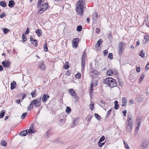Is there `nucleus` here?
Wrapping results in <instances>:
<instances>
[{"label": "nucleus", "mask_w": 149, "mask_h": 149, "mask_svg": "<svg viewBox=\"0 0 149 149\" xmlns=\"http://www.w3.org/2000/svg\"><path fill=\"white\" fill-rule=\"evenodd\" d=\"M0 5L3 7H5L7 5L6 3L3 1H1L0 2Z\"/></svg>", "instance_id": "nucleus-30"}, {"label": "nucleus", "mask_w": 149, "mask_h": 149, "mask_svg": "<svg viewBox=\"0 0 149 149\" xmlns=\"http://www.w3.org/2000/svg\"><path fill=\"white\" fill-rule=\"evenodd\" d=\"M16 86V82L15 81H13L11 84L10 88L11 90L14 89Z\"/></svg>", "instance_id": "nucleus-16"}, {"label": "nucleus", "mask_w": 149, "mask_h": 149, "mask_svg": "<svg viewBox=\"0 0 149 149\" xmlns=\"http://www.w3.org/2000/svg\"><path fill=\"white\" fill-rule=\"evenodd\" d=\"M97 14L96 12H95L93 15V20L95 21L96 20L97 18Z\"/></svg>", "instance_id": "nucleus-19"}, {"label": "nucleus", "mask_w": 149, "mask_h": 149, "mask_svg": "<svg viewBox=\"0 0 149 149\" xmlns=\"http://www.w3.org/2000/svg\"><path fill=\"white\" fill-rule=\"evenodd\" d=\"M48 4H47V3H43V5L42 6H41L40 5V7L39 8H46V10H47V7H48Z\"/></svg>", "instance_id": "nucleus-22"}, {"label": "nucleus", "mask_w": 149, "mask_h": 149, "mask_svg": "<svg viewBox=\"0 0 149 149\" xmlns=\"http://www.w3.org/2000/svg\"><path fill=\"white\" fill-rule=\"evenodd\" d=\"M5 111L4 110H2L0 112V118H2L4 116L5 113Z\"/></svg>", "instance_id": "nucleus-28"}, {"label": "nucleus", "mask_w": 149, "mask_h": 149, "mask_svg": "<svg viewBox=\"0 0 149 149\" xmlns=\"http://www.w3.org/2000/svg\"><path fill=\"white\" fill-rule=\"evenodd\" d=\"M1 146L6 147L7 146V143L5 140H2L1 141Z\"/></svg>", "instance_id": "nucleus-29"}, {"label": "nucleus", "mask_w": 149, "mask_h": 149, "mask_svg": "<svg viewBox=\"0 0 149 149\" xmlns=\"http://www.w3.org/2000/svg\"><path fill=\"white\" fill-rule=\"evenodd\" d=\"M98 145L99 146V147H102L104 145V142L102 143H99V142H98Z\"/></svg>", "instance_id": "nucleus-50"}, {"label": "nucleus", "mask_w": 149, "mask_h": 149, "mask_svg": "<svg viewBox=\"0 0 149 149\" xmlns=\"http://www.w3.org/2000/svg\"><path fill=\"white\" fill-rule=\"evenodd\" d=\"M108 50H105L104 52V56H106L108 54Z\"/></svg>", "instance_id": "nucleus-59"}, {"label": "nucleus", "mask_w": 149, "mask_h": 149, "mask_svg": "<svg viewBox=\"0 0 149 149\" xmlns=\"http://www.w3.org/2000/svg\"><path fill=\"white\" fill-rule=\"evenodd\" d=\"M140 125H137V126L136 127V129L135 130V132H137L139 128Z\"/></svg>", "instance_id": "nucleus-46"}, {"label": "nucleus", "mask_w": 149, "mask_h": 149, "mask_svg": "<svg viewBox=\"0 0 149 149\" xmlns=\"http://www.w3.org/2000/svg\"><path fill=\"white\" fill-rule=\"evenodd\" d=\"M144 39L146 40V42H148L149 41V36L146 35L144 37Z\"/></svg>", "instance_id": "nucleus-31"}, {"label": "nucleus", "mask_w": 149, "mask_h": 149, "mask_svg": "<svg viewBox=\"0 0 149 149\" xmlns=\"http://www.w3.org/2000/svg\"><path fill=\"white\" fill-rule=\"evenodd\" d=\"M136 70L137 72H139L140 71V68L139 67H136Z\"/></svg>", "instance_id": "nucleus-62"}, {"label": "nucleus", "mask_w": 149, "mask_h": 149, "mask_svg": "<svg viewBox=\"0 0 149 149\" xmlns=\"http://www.w3.org/2000/svg\"><path fill=\"white\" fill-rule=\"evenodd\" d=\"M144 77V75L143 74L141 75V76L139 78V81H141L142 80V79Z\"/></svg>", "instance_id": "nucleus-58"}, {"label": "nucleus", "mask_w": 149, "mask_h": 149, "mask_svg": "<svg viewBox=\"0 0 149 149\" xmlns=\"http://www.w3.org/2000/svg\"><path fill=\"white\" fill-rule=\"evenodd\" d=\"M33 124H32L31 125L30 129L28 130V133L32 134L35 133L36 131L33 129Z\"/></svg>", "instance_id": "nucleus-13"}, {"label": "nucleus", "mask_w": 149, "mask_h": 149, "mask_svg": "<svg viewBox=\"0 0 149 149\" xmlns=\"http://www.w3.org/2000/svg\"><path fill=\"white\" fill-rule=\"evenodd\" d=\"M71 73V72L70 70H68L66 73V74L67 75H70V74Z\"/></svg>", "instance_id": "nucleus-61"}, {"label": "nucleus", "mask_w": 149, "mask_h": 149, "mask_svg": "<svg viewBox=\"0 0 149 149\" xmlns=\"http://www.w3.org/2000/svg\"><path fill=\"white\" fill-rule=\"evenodd\" d=\"M10 62L8 61H3L2 62V64L4 68H9L10 66Z\"/></svg>", "instance_id": "nucleus-10"}, {"label": "nucleus", "mask_w": 149, "mask_h": 149, "mask_svg": "<svg viewBox=\"0 0 149 149\" xmlns=\"http://www.w3.org/2000/svg\"><path fill=\"white\" fill-rule=\"evenodd\" d=\"M48 48L47 47V44L46 43L45 44L44 46V50L45 52L47 51Z\"/></svg>", "instance_id": "nucleus-44"}, {"label": "nucleus", "mask_w": 149, "mask_h": 149, "mask_svg": "<svg viewBox=\"0 0 149 149\" xmlns=\"http://www.w3.org/2000/svg\"><path fill=\"white\" fill-rule=\"evenodd\" d=\"M79 41V38H78L74 39L72 41V46L75 48H77V45Z\"/></svg>", "instance_id": "nucleus-9"}, {"label": "nucleus", "mask_w": 149, "mask_h": 149, "mask_svg": "<svg viewBox=\"0 0 149 149\" xmlns=\"http://www.w3.org/2000/svg\"><path fill=\"white\" fill-rule=\"evenodd\" d=\"M70 95L73 97H74L76 94H77L74 91V92H71V93H70Z\"/></svg>", "instance_id": "nucleus-54"}, {"label": "nucleus", "mask_w": 149, "mask_h": 149, "mask_svg": "<svg viewBox=\"0 0 149 149\" xmlns=\"http://www.w3.org/2000/svg\"><path fill=\"white\" fill-rule=\"evenodd\" d=\"M41 30L40 29H38L36 31V33L38 36L41 35Z\"/></svg>", "instance_id": "nucleus-27"}, {"label": "nucleus", "mask_w": 149, "mask_h": 149, "mask_svg": "<svg viewBox=\"0 0 149 149\" xmlns=\"http://www.w3.org/2000/svg\"><path fill=\"white\" fill-rule=\"evenodd\" d=\"M27 113H23L22 115L21 116V118L22 119H24L25 117H26V116L27 115Z\"/></svg>", "instance_id": "nucleus-45"}, {"label": "nucleus", "mask_w": 149, "mask_h": 149, "mask_svg": "<svg viewBox=\"0 0 149 149\" xmlns=\"http://www.w3.org/2000/svg\"><path fill=\"white\" fill-rule=\"evenodd\" d=\"M69 67V65H65L63 67L65 69H68Z\"/></svg>", "instance_id": "nucleus-55"}, {"label": "nucleus", "mask_w": 149, "mask_h": 149, "mask_svg": "<svg viewBox=\"0 0 149 149\" xmlns=\"http://www.w3.org/2000/svg\"><path fill=\"white\" fill-rule=\"evenodd\" d=\"M123 143L125 145V147L127 149H130V147L128 144L126 143L125 141H123Z\"/></svg>", "instance_id": "nucleus-34"}, {"label": "nucleus", "mask_w": 149, "mask_h": 149, "mask_svg": "<svg viewBox=\"0 0 149 149\" xmlns=\"http://www.w3.org/2000/svg\"><path fill=\"white\" fill-rule=\"evenodd\" d=\"M92 118V116H91V115H88L86 118V119L88 121L90 122V120H91Z\"/></svg>", "instance_id": "nucleus-35"}, {"label": "nucleus", "mask_w": 149, "mask_h": 149, "mask_svg": "<svg viewBox=\"0 0 149 149\" xmlns=\"http://www.w3.org/2000/svg\"><path fill=\"white\" fill-rule=\"evenodd\" d=\"M49 97V96L47 94H44L42 98V102L43 103L46 102Z\"/></svg>", "instance_id": "nucleus-11"}, {"label": "nucleus", "mask_w": 149, "mask_h": 149, "mask_svg": "<svg viewBox=\"0 0 149 149\" xmlns=\"http://www.w3.org/2000/svg\"><path fill=\"white\" fill-rule=\"evenodd\" d=\"M82 29V27L81 26H78L77 28V30L78 31H81Z\"/></svg>", "instance_id": "nucleus-37"}, {"label": "nucleus", "mask_w": 149, "mask_h": 149, "mask_svg": "<svg viewBox=\"0 0 149 149\" xmlns=\"http://www.w3.org/2000/svg\"><path fill=\"white\" fill-rule=\"evenodd\" d=\"M136 123L137 125H140L141 123V117L140 116H138L136 118Z\"/></svg>", "instance_id": "nucleus-17"}, {"label": "nucleus", "mask_w": 149, "mask_h": 149, "mask_svg": "<svg viewBox=\"0 0 149 149\" xmlns=\"http://www.w3.org/2000/svg\"><path fill=\"white\" fill-rule=\"evenodd\" d=\"M4 14V13H3L1 14L0 15V17L1 18H2L5 15Z\"/></svg>", "instance_id": "nucleus-56"}, {"label": "nucleus", "mask_w": 149, "mask_h": 149, "mask_svg": "<svg viewBox=\"0 0 149 149\" xmlns=\"http://www.w3.org/2000/svg\"><path fill=\"white\" fill-rule=\"evenodd\" d=\"M93 84H92L91 85V88H90V91L91 93H92L93 91Z\"/></svg>", "instance_id": "nucleus-51"}, {"label": "nucleus", "mask_w": 149, "mask_h": 149, "mask_svg": "<svg viewBox=\"0 0 149 149\" xmlns=\"http://www.w3.org/2000/svg\"><path fill=\"white\" fill-rule=\"evenodd\" d=\"M94 104L92 102H91V103L90 104L89 107L91 111H93V107H94Z\"/></svg>", "instance_id": "nucleus-33"}, {"label": "nucleus", "mask_w": 149, "mask_h": 149, "mask_svg": "<svg viewBox=\"0 0 149 149\" xmlns=\"http://www.w3.org/2000/svg\"><path fill=\"white\" fill-rule=\"evenodd\" d=\"M8 6L10 7H13L15 4V2L13 0H11L9 1Z\"/></svg>", "instance_id": "nucleus-15"}, {"label": "nucleus", "mask_w": 149, "mask_h": 149, "mask_svg": "<svg viewBox=\"0 0 149 149\" xmlns=\"http://www.w3.org/2000/svg\"><path fill=\"white\" fill-rule=\"evenodd\" d=\"M85 2L84 0H79L76 5V10L77 14L81 15L83 13Z\"/></svg>", "instance_id": "nucleus-1"}, {"label": "nucleus", "mask_w": 149, "mask_h": 149, "mask_svg": "<svg viewBox=\"0 0 149 149\" xmlns=\"http://www.w3.org/2000/svg\"><path fill=\"white\" fill-rule=\"evenodd\" d=\"M102 42V39L101 38L99 39L96 44V46H98V47H100Z\"/></svg>", "instance_id": "nucleus-18"}, {"label": "nucleus", "mask_w": 149, "mask_h": 149, "mask_svg": "<svg viewBox=\"0 0 149 149\" xmlns=\"http://www.w3.org/2000/svg\"><path fill=\"white\" fill-rule=\"evenodd\" d=\"M66 111L67 113H69L71 112V109L69 107H67Z\"/></svg>", "instance_id": "nucleus-39"}, {"label": "nucleus", "mask_w": 149, "mask_h": 149, "mask_svg": "<svg viewBox=\"0 0 149 149\" xmlns=\"http://www.w3.org/2000/svg\"><path fill=\"white\" fill-rule=\"evenodd\" d=\"M81 64H82L81 70H84V67L85 66V60H82Z\"/></svg>", "instance_id": "nucleus-24"}, {"label": "nucleus", "mask_w": 149, "mask_h": 149, "mask_svg": "<svg viewBox=\"0 0 149 149\" xmlns=\"http://www.w3.org/2000/svg\"><path fill=\"white\" fill-rule=\"evenodd\" d=\"M75 77L77 79H79L81 78V74L79 73H78L76 75H75Z\"/></svg>", "instance_id": "nucleus-42"}, {"label": "nucleus", "mask_w": 149, "mask_h": 149, "mask_svg": "<svg viewBox=\"0 0 149 149\" xmlns=\"http://www.w3.org/2000/svg\"><path fill=\"white\" fill-rule=\"evenodd\" d=\"M113 57V55L112 53H109L108 55V57L109 59H112V58Z\"/></svg>", "instance_id": "nucleus-49"}, {"label": "nucleus", "mask_w": 149, "mask_h": 149, "mask_svg": "<svg viewBox=\"0 0 149 149\" xmlns=\"http://www.w3.org/2000/svg\"><path fill=\"white\" fill-rule=\"evenodd\" d=\"M78 122V119H75L73 121V123L75 125H77Z\"/></svg>", "instance_id": "nucleus-40"}, {"label": "nucleus", "mask_w": 149, "mask_h": 149, "mask_svg": "<svg viewBox=\"0 0 149 149\" xmlns=\"http://www.w3.org/2000/svg\"><path fill=\"white\" fill-rule=\"evenodd\" d=\"M45 0H38V1L37 7L38 8H39L41 5V3H43Z\"/></svg>", "instance_id": "nucleus-21"}, {"label": "nucleus", "mask_w": 149, "mask_h": 149, "mask_svg": "<svg viewBox=\"0 0 149 149\" xmlns=\"http://www.w3.org/2000/svg\"><path fill=\"white\" fill-rule=\"evenodd\" d=\"M149 69V62L146 65V66L145 69L147 70H148Z\"/></svg>", "instance_id": "nucleus-53"}, {"label": "nucleus", "mask_w": 149, "mask_h": 149, "mask_svg": "<svg viewBox=\"0 0 149 149\" xmlns=\"http://www.w3.org/2000/svg\"><path fill=\"white\" fill-rule=\"evenodd\" d=\"M105 139V137L104 136H102L99 141V143H101Z\"/></svg>", "instance_id": "nucleus-36"}, {"label": "nucleus", "mask_w": 149, "mask_h": 149, "mask_svg": "<svg viewBox=\"0 0 149 149\" xmlns=\"http://www.w3.org/2000/svg\"><path fill=\"white\" fill-rule=\"evenodd\" d=\"M32 44L35 47H37L38 46V42L36 40L34 39V40L31 42Z\"/></svg>", "instance_id": "nucleus-23"}, {"label": "nucleus", "mask_w": 149, "mask_h": 149, "mask_svg": "<svg viewBox=\"0 0 149 149\" xmlns=\"http://www.w3.org/2000/svg\"><path fill=\"white\" fill-rule=\"evenodd\" d=\"M29 28L27 27L26 30V32H25L26 34H27L29 33Z\"/></svg>", "instance_id": "nucleus-57"}, {"label": "nucleus", "mask_w": 149, "mask_h": 149, "mask_svg": "<svg viewBox=\"0 0 149 149\" xmlns=\"http://www.w3.org/2000/svg\"><path fill=\"white\" fill-rule=\"evenodd\" d=\"M112 109H111L109 111H108L107 112V116H108L109 115Z\"/></svg>", "instance_id": "nucleus-60"}, {"label": "nucleus", "mask_w": 149, "mask_h": 149, "mask_svg": "<svg viewBox=\"0 0 149 149\" xmlns=\"http://www.w3.org/2000/svg\"><path fill=\"white\" fill-rule=\"evenodd\" d=\"M115 106L114 109H118L119 108V105L118 104V102L117 101L114 102Z\"/></svg>", "instance_id": "nucleus-20"}, {"label": "nucleus", "mask_w": 149, "mask_h": 149, "mask_svg": "<svg viewBox=\"0 0 149 149\" xmlns=\"http://www.w3.org/2000/svg\"><path fill=\"white\" fill-rule=\"evenodd\" d=\"M133 124L132 119L130 116H128L127 117L126 126V131L128 132L131 130Z\"/></svg>", "instance_id": "nucleus-4"}, {"label": "nucleus", "mask_w": 149, "mask_h": 149, "mask_svg": "<svg viewBox=\"0 0 149 149\" xmlns=\"http://www.w3.org/2000/svg\"><path fill=\"white\" fill-rule=\"evenodd\" d=\"M27 132V130H26L22 131L19 133V134L21 136H25L28 133Z\"/></svg>", "instance_id": "nucleus-14"}, {"label": "nucleus", "mask_w": 149, "mask_h": 149, "mask_svg": "<svg viewBox=\"0 0 149 149\" xmlns=\"http://www.w3.org/2000/svg\"><path fill=\"white\" fill-rule=\"evenodd\" d=\"M9 31V29L5 28L3 29V31L4 33H8Z\"/></svg>", "instance_id": "nucleus-48"}, {"label": "nucleus", "mask_w": 149, "mask_h": 149, "mask_svg": "<svg viewBox=\"0 0 149 149\" xmlns=\"http://www.w3.org/2000/svg\"><path fill=\"white\" fill-rule=\"evenodd\" d=\"M103 83L107 85L110 88H112L116 86L117 83L115 80L111 78L105 79Z\"/></svg>", "instance_id": "nucleus-2"}, {"label": "nucleus", "mask_w": 149, "mask_h": 149, "mask_svg": "<svg viewBox=\"0 0 149 149\" xmlns=\"http://www.w3.org/2000/svg\"><path fill=\"white\" fill-rule=\"evenodd\" d=\"M86 56V52H84L82 55V60H85Z\"/></svg>", "instance_id": "nucleus-43"}, {"label": "nucleus", "mask_w": 149, "mask_h": 149, "mask_svg": "<svg viewBox=\"0 0 149 149\" xmlns=\"http://www.w3.org/2000/svg\"><path fill=\"white\" fill-rule=\"evenodd\" d=\"M113 70H108L107 71V75H108L109 76H111L112 74H113Z\"/></svg>", "instance_id": "nucleus-26"}, {"label": "nucleus", "mask_w": 149, "mask_h": 149, "mask_svg": "<svg viewBox=\"0 0 149 149\" xmlns=\"http://www.w3.org/2000/svg\"><path fill=\"white\" fill-rule=\"evenodd\" d=\"M100 32V30L98 28H97L96 29V32L98 33H99Z\"/></svg>", "instance_id": "nucleus-63"}, {"label": "nucleus", "mask_w": 149, "mask_h": 149, "mask_svg": "<svg viewBox=\"0 0 149 149\" xmlns=\"http://www.w3.org/2000/svg\"><path fill=\"white\" fill-rule=\"evenodd\" d=\"M46 8H41V9L39 10L38 12V14H41L44 11L46 10Z\"/></svg>", "instance_id": "nucleus-25"}, {"label": "nucleus", "mask_w": 149, "mask_h": 149, "mask_svg": "<svg viewBox=\"0 0 149 149\" xmlns=\"http://www.w3.org/2000/svg\"><path fill=\"white\" fill-rule=\"evenodd\" d=\"M122 106H125L126 107L127 105V101L126 98L124 97H122Z\"/></svg>", "instance_id": "nucleus-12"}, {"label": "nucleus", "mask_w": 149, "mask_h": 149, "mask_svg": "<svg viewBox=\"0 0 149 149\" xmlns=\"http://www.w3.org/2000/svg\"><path fill=\"white\" fill-rule=\"evenodd\" d=\"M129 104H132L134 103V101L132 99H131L129 101Z\"/></svg>", "instance_id": "nucleus-52"}, {"label": "nucleus", "mask_w": 149, "mask_h": 149, "mask_svg": "<svg viewBox=\"0 0 149 149\" xmlns=\"http://www.w3.org/2000/svg\"><path fill=\"white\" fill-rule=\"evenodd\" d=\"M68 91L70 92V93H71V92H73L75 91L73 89H69Z\"/></svg>", "instance_id": "nucleus-64"}, {"label": "nucleus", "mask_w": 149, "mask_h": 149, "mask_svg": "<svg viewBox=\"0 0 149 149\" xmlns=\"http://www.w3.org/2000/svg\"><path fill=\"white\" fill-rule=\"evenodd\" d=\"M95 118H96L97 120H100L101 117L98 114H97V113H95Z\"/></svg>", "instance_id": "nucleus-41"}, {"label": "nucleus", "mask_w": 149, "mask_h": 149, "mask_svg": "<svg viewBox=\"0 0 149 149\" xmlns=\"http://www.w3.org/2000/svg\"><path fill=\"white\" fill-rule=\"evenodd\" d=\"M119 53L120 55L122 54L123 49L125 48V43L123 42H120L118 44Z\"/></svg>", "instance_id": "nucleus-5"}, {"label": "nucleus", "mask_w": 149, "mask_h": 149, "mask_svg": "<svg viewBox=\"0 0 149 149\" xmlns=\"http://www.w3.org/2000/svg\"><path fill=\"white\" fill-rule=\"evenodd\" d=\"M74 97L75 99L74 102H77L79 101V98L78 96L77 95V94H76V95H75V96Z\"/></svg>", "instance_id": "nucleus-38"}, {"label": "nucleus", "mask_w": 149, "mask_h": 149, "mask_svg": "<svg viewBox=\"0 0 149 149\" xmlns=\"http://www.w3.org/2000/svg\"><path fill=\"white\" fill-rule=\"evenodd\" d=\"M99 72L97 70H95L93 68H92L90 70V74L91 76L92 77H95L98 76L97 74Z\"/></svg>", "instance_id": "nucleus-7"}, {"label": "nucleus", "mask_w": 149, "mask_h": 149, "mask_svg": "<svg viewBox=\"0 0 149 149\" xmlns=\"http://www.w3.org/2000/svg\"><path fill=\"white\" fill-rule=\"evenodd\" d=\"M145 54L144 53V50H142L140 54V56H141L142 58H144L145 57Z\"/></svg>", "instance_id": "nucleus-32"}, {"label": "nucleus", "mask_w": 149, "mask_h": 149, "mask_svg": "<svg viewBox=\"0 0 149 149\" xmlns=\"http://www.w3.org/2000/svg\"><path fill=\"white\" fill-rule=\"evenodd\" d=\"M36 93V92L35 90H34L31 93V95L32 97H35V94Z\"/></svg>", "instance_id": "nucleus-47"}, {"label": "nucleus", "mask_w": 149, "mask_h": 149, "mask_svg": "<svg viewBox=\"0 0 149 149\" xmlns=\"http://www.w3.org/2000/svg\"><path fill=\"white\" fill-rule=\"evenodd\" d=\"M149 141L147 140H145L142 142L139 147V149H146L148 144Z\"/></svg>", "instance_id": "nucleus-6"}, {"label": "nucleus", "mask_w": 149, "mask_h": 149, "mask_svg": "<svg viewBox=\"0 0 149 149\" xmlns=\"http://www.w3.org/2000/svg\"><path fill=\"white\" fill-rule=\"evenodd\" d=\"M41 97H40L35 99L31 102L29 106L28 110H31L33 108V105L35 107H39L41 104Z\"/></svg>", "instance_id": "nucleus-3"}, {"label": "nucleus", "mask_w": 149, "mask_h": 149, "mask_svg": "<svg viewBox=\"0 0 149 149\" xmlns=\"http://www.w3.org/2000/svg\"><path fill=\"white\" fill-rule=\"evenodd\" d=\"M38 68L42 70H45L46 69V66L43 61L39 62L38 64Z\"/></svg>", "instance_id": "nucleus-8"}]
</instances>
